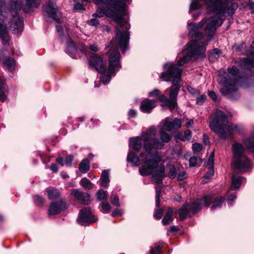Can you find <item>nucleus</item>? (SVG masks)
Returning a JSON list of instances; mask_svg holds the SVG:
<instances>
[{
  "mask_svg": "<svg viewBox=\"0 0 254 254\" xmlns=\"http://www.w3.org/2000/svg\"><path fill=\"white\" fill-rule=\"evenodd\" d=\"M243 143L246 148L242 144L237 142L232 145L233 156L232 167L240 171L245 172L252 166L251 161L246 154V149L254 153V133L244 139Z\"/></svg>",
  "mask_w": 254,
  "mask_h": 254,
  "instance_id": "4",
  "label": "nucleus"
},
{
  "mask_svg": "<svg viewBox=\"0 0 254 254\" xmlns=\"http://www.w3.org/2000/svg\"><path fill=\"white\" fill-rule=\"evenodd\" d=\"M205 197H210L212 198V200L210 201V203L211 202H212L211 206L212 209H215L217 207H221L225 200V198L222 196L214 198L213 195H210L205 196Z\"/></svg>",
  "mask_w": 254,
  "mask_h": 254,
  "instance_id": "20",
  "label": "nucleus"
},
{
  "mask_svg": "<svg viewBox=\"0 0 254 254\" xmlns=\"http://www.w3.org/2000/svg\"><path fill=\"white\" fill-rule=\"evenodd\" d=\"M79 170L82 173H85L90 169V160L84 159L82 160L79 165Z\"/></svg>",
  "mask_w": 254,
  "mask_h": 254,
  "instance_id": "25",
  "label": "nucleus"
},
{
  "mask_svg": "<svg viewBox=\"0 0 254 254\" xmlns=\"http://www.w3.org/2000/svg\"><path fill=\"white\" fill-rule=\"evenodd\" d=\"M189 91H190L192 94H196L198 93L197 90L195 89L191 88L190 87L187 88Z\"/></svg>",
  "mask_w": 254,
  "mask_h": 254,
  "instance_id": "61",
  "label": "nucleus"
},
{
  "mask_svg": "<svg viewBox=\"0 0 254 254\" xmlns=\"http://www.w3.org/2000/svg\"><path fill=\"white\" fill-rule=\"evenodd\" d=\"M179 230V228L177 226H171L170 228V231L171 232H177Z\"/></svg>",
  "mask_w": 254,
  "mask_h": 254,
  "instance_id": "58",
  "label": "nucleus"
},
{
  "mask_svg": "<svg viewBox=\"0 0 254 254\" xmlns=\"http://www.w3.org/2000/svg\"><path fill=\"white\" fill-rule=\"evenodd\" d=\"M142 138L139 137H136L134 138L130 139L129 142L130 145L132 148L135 150H138L141 148L142 144Z\"/></svg>",
  "mask_w": 254,
  "mask_h": 254,
  "instance_id": "27",
  "label": "nucleus"
},
{
  "mask_svg": "<svg viewBox=\"0 0 254 254\" xmlns=\"http://www.w3.org/2000/svg\"><path fill=\"white\" fill-rule=\"evenodd\" d=\"M123 212L121 209H116L112 213V216L113 217H119L122 215Z\"/></svg>",
  "mask_w": 254,
  "mask_h": 254,
  "instance_id": "50",
  "label": "nucleus"
},
{
  "mask_svg": "<svg viewBox=\"0 0 254 254\" xmlns=\"http://www.w3.org/2000/svg\"><path fill=\"white\" fill-rule=\"evenodd\" d=\"M74 9L76 10H84L85 8L84 6L79 3H77L74 5Z\"/></svg>",
  "mask_w": 254,
  "mask_h": 254,
  "instance_id": "52",
  "label": "nucleus"
},
{
  "mask_svg": "<svg viewBox=\"0 0 254 254\" xmlns=\"http://www.w3.org/2000/svg\"><path fill=\"white\" fill-rule=\"evenodd\" d=\"M46 191L50 199H56L60 195L59 191L54 188L49 187L46 189Z\"/></svg>",
  "mask_w": 254,
  "mask_h": 254,
  "instance_id": "26",
  "label": "nucleus"
},
{
  "mask_svg": "<svg viewBox=\"0 0 254 254\" xmlns=\"http://www.w3.org/2000/svg\"><path fill=\"white\" fill-rule=\"evenodd\" d=\"M73 160V157L71 155L67 156L64 160V164L67 166H70L72 164V162Z\"/></svg>",
  "mask_w": 254,
  "mask_h": 254,
  "instance_id": "46",
  "label": "nucleus"
},
{
  "mask_svg": "<svg viewBox=\"0 0 254 254\" xmlns=\"http://www.w3.org/2000/svg\"><path fill=\"white\" fill-rule=\"evenodd\" d=\"M80 184L84 188L87 189H91L92 188V184L91 182L86 178H83L80 181Z\"/></svg>",
  "mask_w": 254,
  "mask_h": 254,
  "instance_id": "34",
  "label": "nucleus"
},
{
  "mask_svg": "<svg viewBox=\"0 0 254 254\" xmlns=\"http://www.w3.org/2000/svg\"><path fill=\"white\" fill-rule=\"evenodd\" d=\"M160 94H161V91L157 89H155L153 90L152 91L149 92L148 94V96L150 97H156V98H157V99H158L159 96L160 95Z\"/></svg>",
  "mask_w": 254,
  "mask_h": 254,
  "instance_id": "41",
  "label": "nucleus"
},
{
  "mask_svg": "<svg viewBox=\"0 0 254 254\" xmlns=\"http://www.w3.org/2000/svg\"><path fill=\"white\" fill-rule=\"evenodd\" d=\"M2 64L4 68L12 71L15 68V62L11 58H5L3 60Z\"/></svg>",
  "mask_w": 254,
  "mask_h": 254,
  "instance_id": "23",
  "label": "nucleus"
},
{
  "mask_svg": "<svg viewBox=\"0 0 254 254\" xmlns=\"http://www.w3.org/2000/svg\"><path fill=\"white\" fill-rule=\"evenodd\" d=\"M164 130H165L163 127H161L159 133L160 135V138L162 142H168L171 139V136L167 132H166Z\"/></svg>",
  "mask_w": 254,
  "mask_h": 254,
  "instance_id": "30",
  "label": "nucleus"
},
{
  "mask_svg": "<svg viewBox=\"0 0 254 254\" xmlns=\"http://www.w3.org/2000/svg\"><path fill=\"white\" fill-rule=\"evenodd\" d=\"M41 4V0H9L5 8L12 15L9 28L12 29L14 33L21 32L23 30V18L20 17L19 13L22 9L25 13L33 12ZM5 8L3 2L0 0V38L2 39L3 44H9V36L7 28L2 23L5 18L3 10Z\"/></svg>",
  "mask_w": 254,
  "mask_h": 254,
  "instance_id": "1",
  "label": "nucleus"
},
{
  "mask_svg": "<svg viewBox=\"0 0 254 254\" xmlns=\"http://www.w3.org/2000/svg\"><path fill=\"white\" fill-rule=\"evenodd\" d=\"M43 8L44 16L47 21L52 18L58 23L56 24L57 30L59 35H62L63 33V27L61 24L62 15L56 5V0H49L48 3L43 6Z\"/></svg>",
  "mask_w": 254,
  "mask_h": 254,
  "instance_id": "8",
  "label": "nucleus"
},
{
  "mask_svg": "<svg viewBox=\"0 0 254 254\" xmlns=\"http://www.w3.org/2000/svg\"><path fill=\"white\" fill-rule=\"evenodd\" d=\"M189 207V204L188 203H186L178 210L179 219L181 221L186 219L189 212H190Z\"/></svg>",
  "mask_w": 254,
  "mask_h": 254,
  "instance_id": "18",
  "label": "nucleus"
},
{
  "mask_svg": "<svg viewBox=\"0 0 254 254\" xmlns=\"http://www.w3.org/2000/svg\"><path fill=\"white\" fill-rule=\"evenodd\" d=\"M148 153L146 152V151L144 153H141L140 155V158L138 157L137 155H135L134 153L130 152L128 154V161H129L131 163H132L135 165H138L140 164V160H141L142 161H143L142 164L145 162V161H146V159H150V156H149L148 158H147L145 159V157L146 155H147ZM152 159V158H151ZM142 167H141L139 172L140 173V170L141 169ZM142 175L141 174H140Z\"/></svg>",
  "mask_w": 254,
  "mask_h": 254,
  "instance_id": "15",
  "label": "nucleus"
},
{
  "mask_svg": "<svg viewBox=\"0 0 254 254\" xmlns=\"http://www.w3.org/2000/svg\"><path fill=\"white\" fill-rule=\"evenodd\" d=\"M61 175L64 179H66V178L68 177V175L65 173L64 172H62L61 173Z\"/></svg>",
  "mask_w": 254,
  "mask_h": 254,
  "instance_id": "64",
  "label": "nucleus"
},
{
  "mask_svg": "<svg viewBox=\"0 0 254 254\" xmlns=\"http://www.w3.org/2000/svg\"><path fill=\"white\" fill-rule=\"evenodd\" d=\"M173 210L171 208H169L164 216L162 222L164 225H169L173 221L174 218L173 217Z\"/></svg>",
  "mask_w": 254,
  "mask_h": 254,
  "instance_id": "24",
  "label": "nucleus"
},
{
  "mask_svg": "<svg viewBox=\"0 0 254 254\" xmlns=\"http://www.w3.org/2000/svg\"><path fill=\"white\" fill-rule=\"evenodd\" d=\"M187 123H186V126L187 127H191V126L193 125L194 122H193V120L191 119V120H189V119H187Z\"/></svg>",
  "mask_w": 254,
  "mask_h": 254,
  "instance_id": "53",
  "label": "nucleus"
},
{
  "mask_svg": "<svg viewBox=\"0 0 254 254\" xmlns=\"http://www.w3.org/2000/svg\"><path fill=\"white\" fill-rule=\"evenodd\" d=\"M219 53V51L218 49H214L209 56V61L211 62H214L217 58V57L216 56H218Z\"/></svg>",
  "mask_w": 254,
  "mask_h": 254,
  "instance_id": "37",
  "label": "nucleus"
},
{
  "mask_svg": "<svg viewBox=\"0 0 254 254\" xmlns=\"http://www.w3.org/2000/svg\"><path fill=\"white\" fill-rule=\"evenodd\" d=\"M228 74L225 77L224 85L220 90L222 94L229 96L231 98L232 94H234L238 98L239 94L237 92L238 89L237 84L238 81L239 69L236 66H232L227 69Z\"/></svg>",
  "mask_w": 254,
  "mask_h": 254,
  "instance_id": "6",
  "label": "nucleus"
},
{
  "mask_svg": "<svg viewBox=\"0 0 254 254\" xmlns=\"http://www.w3.org/2000/svg\"><path fill=\"white\" fill-rule=\"evenodd\" d=\"M109 67L101 77V81L104 84L108 83L111 80V76L114 74V72L119 67V59L120 54L118 48H111L109 52Z\"/></svg>",
  "mask_w": 254,
  "mask_h": 254,
  "instance_id": "7",
  "label": "nucleus"
},
{
  "mask_svg": "<svg viewBox=\"0 0 254 254\" xmlns=\"http://www.w3.org/2000/svg\"><path fill=\"white\" fill-rule=\"evenodd\" d=\"M56 162L61 164V166H63L64 165V160H63V158L62 157H58L57 159H56Z\"/></svg>",
  "mask_w": 254,
  "mask_h": 254,
  "instance_id": "57",
  "label": "nucleus"
},
{
  "mask_svg": "<svg viewBox=\"0 0 254 254\" xmlns=\"http://www.w3.org/2000/svg\"><path fill=\"white\" fill-rule=\"evenodd\" d=\"M163 215V210L162 209H157L154 214V217L157 219H160Z\"/></svg>",
  "mask_w": 254,
  "mask_h": 254,
  "instance_id": "48",
  "label": "nucleus"
},
{
  "mask_svg": "<svg viewBox=\"0 0 254 254\" xmlns=\"http://www.w3.org/2000/svg\"><path fill=\"white\" fill-rule=\"evenodd\" d=\"M34 200L35 203L37 205H41L44 203L45 202V199L44 198L40 195H36L34 196Z\"/></svg>",
  "mask_w": 254,
  "mask_h": 254,
  "instance_id": "39",
  "label": "nucleus"
},
{
  "mask_svg": "<svg viewBox=\"0 0 254 254\" xmlns=\"http://www.w3.org/2000/svg\"><path fill=\"white\" fill-rule=\"evenodd\" d=\"M80 50L82 53H86L87 51V48L85 46H84L83 45H81L80 48Z\"/></svg>",
  "mask_w": 254,
  "mask_h": 254,
  "instance_id": "62",
  "label": "nucleus"
},
{
  "mask_svg": "<svg viewBox=\"0 0 254 254\" xmlns=\"http://www.w3.org/2000/svg\"><path fill=\"white\" fill-rule=\"evenodd\" d=\"M238 4L236 3H233L231 4L227 9V12L229 14H233L234 11L237 8Z\"/></svg>",
  "mask_w": 254,
  "mask_h": 254,
  "instance_id": "42",
  "label": "nucleus"
},
{
  "mask_svg": "<svg viewBox=\"0 0 254 254\" xmlns=\"http://www.w3.org/2000/svg\"><path fill=\"white\" fill-rule=\"evenodd\" d=\"M209 127L221 138L232 137L234 127L228 122L226 115L221 110H216L210 117Z\"/></svg>",
  "mask_w": 254,
  "mask_h": 254,
  "instance_id": "5",
  "label": "nucleus"
},
{
  "mask_svg": "<svg viewBox=\"0 0 254 254\" xmlns=\"http://www.w3.org/2000/svg\"><path fill=\"white\" fill-rule=\"evenodd\" d=\"M177 136L182 141L190 140L191 138V132L190 130L188 129L185 131L184 134L179 133Z\"/></svg>",
  "mask_w": 254,
  "mask_h": 254,
  "instance_id": "29",
  "label": "nucleus"
},
{
  "mask_svg": "<svg viewBox=\"0 0 254 254\" xmlns=\"http://www.w3.org/2000/svg\"><path fill=\"white\" fill-rule=\"evenodd\" d=\"M90 65L95 68L96 70L100 72H105L106 70V61H103L102 59L96 55H93L91 57L90 61Z\"/></svg>",
  "mask_w": 254,
  "mask_h": 254,
  "instance_id": "12",
  "label": "nucleus"
},
{
  "mask_svg": "<svg viewBox=\"0 0 254 254\" xmlns=\"http://www.w3.org/2000/svg\"><path fill=\"white\" fill-rule=\"evenodd\" d=\"M156 204L157 207L160 205V197L156 196Z\"/></svg>",
  "mask_w": 254,
  "mask_h": 254,
  "instance_id": "63",
  "label": "nucleus"
},
{
  "mask_svg": "<svg viewBox=\"0 0 254 254\" xmlns=\"http://www.w3.org/2000/svg\"><path fill=\"white\" fill-rule=\"evenodd\" d=\"M244 178L236 174L232 176V187L231 190L239 189L241 185Z\"/></svg>",
  "mask_w": 254,
  "mask_h": 254,
  "instance_id": "22",
  "label": "nucleus"
},
{
  "mask_svg": "<svg viewBox=\"0 0 254 254\" xmlns=\"http://www.w3.org/2000/svg\"><path fill=\"white\" fill-rule=\"evenodd\" d=\"M187 178V174L185 172H183L178 175V180L182 181Z\"/></svg>",
  "mask_w": 254,
  "mask_h": 254,
  "instance_id": "51",
  "label": "nucleus"
},
{
  "mask_svg": "<svg viewBox=\"0 0 254 254\" xmlns=\"http://www.w3.org/2000/svg\"><path fill=\"white\" fill-rule=\"evenodd\" d=\"M109 173L110 170H105L102 172L100 176L101 186L106 189L108 188L109 184L110 182V180L109 179Z\"/></svg>",
  "mask_w": 254,
  "mask_h": 254,
  "instance_id": "19",
  "label": "nucleus"
},
{
  "mask_svg": "<svg viewBox=\"0 0 254 254\" xmlns=\"http://www.w3.org/2000/svg\"><path fill=\"white\" fill-rule=\"evenodd\" d=\"M230 190L227 194L226 198L229 201H233L236 198V194L235 192H232L231 190Z\"/></svg>",
  "mask_w": 254,
  "mask_h": 254,
  "instance_id": "40",
  "label": "nucleus"
},
{
  "mask_svg": "<svg viewBox=\"0 0 254 254\" xmlns=\"http://www.w3.org/2000/svg\"><path fill=\"white\" fill-rule=\"evenodd\" d=\"M211 200L212 198L210 197H205V196L192 202L189 205V207L191 213H195L199 210L203 206L208 207Z\"/></svg>",
  "mask_w": 254,
  "mask_h": 254,
  "instance_id": "9",
  "label": "nucleus"
},
{
  "mask_svg": "<svg viewBox=\"0 0 254 254\" xmlns=\"http://www.w3.org/2000/svg\"><path fill=\"white\" fill-rule=\"evenodd\" d=\"M102 211L104 213H109L111 209V206L108 202H102L101 204Z\"/></svg>",
  "mask_w": 254,
  "mask_h": 254,
  "instance_id": "35",
  "label": "nucleus"
},
{
  "mask_svg": "<svg viewBox=\"0 0 254 254\" xmlns=\"http://www.w3.org/2000/svg\"><path fill=\"white\" fill-rule=\"evenodd\" d=\"M182 127V121L178 118H175L173 121L171 119L167 118L164 121L163 127L166 130L171 131L174 129L181 128Z\"/></svg>",
  "mask_w": 254,
  "mask_h": 254,
  "instance_id": "14",
  "label": "nucleus"
},
{
  "mask_svg": "<svg viewBox=\"0 0 254 254\" xmlns=\"http://www.w3.org/2000/svg\"><path fill=\"white\" fill-rule=\"evenodd\" d=\"M209 96L210 98H211L213 100H216L217 98V96L215 92L211 91L209 93Z\"/></svg>",
  "mask_w": 254,
  "mask_h": 254,
  "instance_id": "55",
  "label": "nucleus"
},
{
  "mask_svg": "<svg viewBox=\"0 0 254 254\" xmlns=\"http://www.w3.org/2000/svg\"><path fill=\"white\" fill-rule=\"evenodd\" d=\"M129 115L130 117L133 118L136 116V112L134 110H130Z\"/></svg>",
  "mask_w": 254,
  "mask_h": 254,
  "instance_id": "59",
  "label": "nucleus"
},
{
  "mask_svg": "<svg viewBox=\"0 0 254 254\" xmlns=\"http://www.w3.org/2000/svg\"><path fill=\"white\" fill-rule=\"evenodd\" d=\"M90 49L94 52H97L98 51L99 49L96 45H91L90 46Z\"/></svg>",
  "mask_w": 254,
  "mask_h": 254,
  "instance_id": "56",
  "label": "nucleus"
},
{
  "mask_svg": "<svg viewBox=\"0 0 254 254\" xmlns=\"http://www.w3.org/2000/svg\"><path fill=\"white\" fill-rule=\"evenodd\" d=\"M177 173L174 166H171L169 169V176L171 179H174L176 176Z\"/></svg>",
  "mask_w": 254,
  "mask_h": 254,
  "instance_id": "43",
  "label": "nucleus"
},
{
  "mask_svg": "<svg viewBox=\"0 0 254 254\" xmlns=\"http://www.w3.org/2000/svg\"><path fill=\"white\" fill-rule=\"evenodd\" d=\"M66 47L65 51L70 57L74 58L77 49L75 44L71 39H69L66 44Z\"/></svg>",
  "mask_w": 254,
  "mask_h": 254,
  "instance_id": "21",
  "label": "nucleus"
},
{
  "mask_svg": "<svg viewBox=\"0 0 254 254\" xmlns=\"http://www.w3.org/2000/svg\"><path fill=\"white\" fill-rule=\"evenodd\" d=\"M157 130L154 126L151 127L147 131L142 135L144 148L148 153L145 159L150 156L151 159H147L144 162L140 170L142 175L152 174L153 178L158 184L161 183L165 176V168L163 166H159L158 163L160 161V157L156 151H152L153 149H161L163 143L157 138H152L156 134Z\"/></svg>",
  "mask_w": 254,
  "mask_h": 254,
  "instance_id": "2",
  "label": "nucleus"
},
{
  "mask_svg": "<svg viewBox=\"0 0 254 254\" xmlns=\"http://www.w3.org/2000/svg\"><path fill=\"white\" fill-rule=\"evenodd\" d=\"M50 169L53 171L54 173H57L58 171V168L57 166V165L55 164H51L50 166Z\"/></svg>",
  "mask_w": 254,
  "mask_h": 254,
  "instance_id": "54",
  "label": "nucleus"
},
{
  "mask_svg": "<svg viewBox=\"0 0 254 254\" xmlns=\"http://www.w3.org/2000/svg\"><path fill=\"white\" fill-rule=\"evenodd\" d=\"M161 192V188L158 187L156 190V196L160 197V195Z\"/></svg>",
  "mask_w": 254,
  "mask_h": 254,
  "instance_id": "60",
  "label": "nucleus"
},
{
  "mask_svg": "<svg viewBox=\"0 0 254 254\" xmlns=\"http://www.w3.org/2000/svg\"><path fill=\"white\" fill-rule=\"evenodd\" d=\"M96 195L97 199L99 201H101L107 198L108 192L104 190H103L100 189L97 191Z\"/></svg>",
  "mask_w": 254,
  "mask_h": 254,
  "instance_id": "32",
  "label": "nucleus"
},
{
  "mask_svg": "<svg viewBox=\"0 0 254 254\" xmlns=\"http://www.w3.org/2000/svg\"><path fill=\"white\" fill-rule=\"evenodd\" d=\"M206 100V96L203 94L197 98L196 102L198 105H202Z\"/></svg>",
  "mask_w": 254,
  "mask_h": 254,
  "instance_id": "47",
  "label": "nucleus"
},
{
  "mask_svg": "<svg viewBox=\"0 0 254 254\" xmlns=\"http://www.w3.org/2000/svg\"><path fill=\"white\" fill-rule=\"evenodd\" d=\"M127 0H109L106 7L98 8L93 16L99 18L106 16L117 23L116 41L121 50L125 53L127 46V28L123 24V16L125 13Z\"/></svg>",
  "mask_w": 254,
  "mask_h": 254,
  "instance_id": "3",
  "label": "nucleus"
},
{
  "mask_svg": "<svg viewBox=\"0 0 254 254\" xmlns=\"http://www.w3.org/2000/svg\"><path fill=\"white\" fill-rule=\"evenodd\" d=\"M6 91V85L0 76V100L4 102L6 99L5 92Z\"/></svg>",
  "mask_w": 254,
  "mask_h": 254,
  "instance_id": "28",
  "label": "nucleus"
},
{
  "mask_svg": "<svg viewBox=\"0 0 254 254\" xmlns=\"http://www.w3.org/2000/svg\"><path fill=\"white\" fill-rule=\"evenodd\" d=\"M69 204L64 200L57 202H53L51 203L49 210V215H56L61 212L63 210L66 209Z\"/></svg>",
  "mask_w": 254,
  "mask_h": 254,
  "instance_id": "11",
  "label": "nucleus"
},
{
  "mask_svg": "<svg viewBox=\"0 0 254 254\" xmlns=\"http://www.w3.org/2000/svg\"><path fill=\"white\" fill-rule=\"evenodd\" d=\"M79 220L82 223H92L97 220L96 216L93 215L89 207H84L80 210Z\"/></svg>",
  "mask_w": 254,
  "mask_h": 254,
  "instance_id": "10",
  "label": "nucleus"
},
{
  "mask_svg": "<svg viewBox=\"0 0 254 254\" xmlns=\"http://www.w3.org/2000/svg\"><path fill=\"white\" fill-rule=\"evenodd\" d=\"M208 169L207 173L204 176V179L202 181L203 183H207V181L206 179H209L214 175L213 168H207Z\"/></svg>",
  "mask_w": 254,
  "mask_h": 254,
  "instance_id": "36",
  "label": "nucleus"
},
{
  "mask_svg": "<svg viewBox=\"0 0 254 254\" xmlns=\"http://www.w3.org/2000/svg\"><path fill=\"white\" fill-rule=\"evenodd\" d=\"M202 148V145L200 143H195L192 145V150L194 152H199Z\"/></svg>",
  "mask_w": 254,
  "mask_h": 254,
  "instance_id": "44",
  "label": "nucleus"
},
{
  "mask_svg": "<svg viewBox=\"0 0 254 254\" xmlns=\"http://www.w3.org/2000/svg\"><path fill=\"white\" fill-rule=\"evenodd\" d=\"M250 51L252 55V58L248 57L243 59L242 64L245 68L254 71L253 68H254V41L251 45Z\"/></svg>",
  "mask_w": 254,
  "mask_h": 254,
  "instance_id": "16",
  "label": "nucleus"
},
{
  "mask_svg": "<svg viewBox=\"0 0 254 254\" xmlns=\"http://www.w3.org/2000/svg\"><path fill=\"white\" fill-rule=\"evenodd\" d=\"M88 24L91 26H97L99 24V22L97 19L92 18L88 21Z\"/></svg>",
  "mask_w": 254,
  "mask_h": 254,
  "instance_id": "49",
  "label": "nucleus"
},
{
  "mask_svg": "<svg viewBox=\"0 0 254 254\" xmlns=\"http://www.w3.org/2000/svg\"><path fill=\"white\" fill-rule=\"evenodd\" d=\"M71 194L77 200L83 204L88 205L91 202L90 195L79 190L73 189L71 190Z\"/></svg>",
  "mask_w": 254,
  "mask_h": 254,
  "instance_id": "13",
  "label": "nucleus"
},
{
  "mask_svg": "<svg viewBox=\"0 0 254 254\" xmlns=\"http://www.w3.org/2000/svg\"><path fill=\"white\" fill-rule=\"evenodd\" d=\"M110 202L116 206L119 207L120 206L118 196L113 192L111 193L110 196Z\"/></svg>",
  "mask_w": 254,
  "mask_h": 254,
  "instance_id": "33",
  "label": "nucleus"
},
{
  "mask_svg": "<svg viewBox=\"0 0 254 254\" xmlns=\"http://www.w3.org/2000/svg\"><path fill=\"white\" fill-rule=\"evenodd\" d=\"M162 243H159L150 251V254H161L162 253Z\"/></svg>",
  "mask_w": 254,
  "mask_h": 254,
  "instance_id": "31",
  "label": "nucleus"
},
{
  "mask_svg": "<svg viewBox=\"0 0 254 254\" xmlns=\"http://www.w3.org/2000/svg\"><path fill=\"white\" fill-rule=\"evenodd\" d=\"M190 165L191 166H195L199 165L200 162V159L197 157H192L189 160Z\"/></svg>",
  "mask_w": 254,
  "mask_h": 254,
  "instance_id": "38",
  "label": "nucleus"
},
{
  "mask_svg": "<svg viewBox=\"0 0 254 254\" xmlns=\"http://www.w3.org/2000/svg\"><path fill=\"white\" fill-rule=\"evenodd\" d=\"M156 106V102L153 100L145 99L140 104L141 110L145 113H150Z\"/></svg>",
  "mask_w": 254,
  "mask_h": 254,
  "instance_id": "17",
  "label": "nucleus"
},
{
  "mask_svg": "<svg viewBox=\"0 0 254 254\" xmlns=\"http://www.w3.org/2000/svg\"><path fill=\"white\" fill-rule=\"evenodd\" d=\"M213 164H214V156H213V155H211L208 160L206 167L207 168H213Z\"/></svg>",
  "mask_w": 254,
  "mask_h": 254,
  "instance_id": "45",
  "label": "nucleus"
}]
</instances>
